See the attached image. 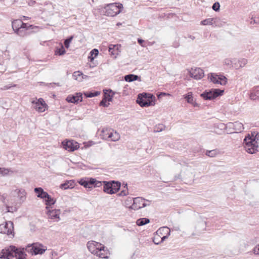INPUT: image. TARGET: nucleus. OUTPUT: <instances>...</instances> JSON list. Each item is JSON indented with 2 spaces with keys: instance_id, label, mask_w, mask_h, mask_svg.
<instances>
[{
  "instance_id": "obj_1",
  "label": "nucleus",
  "mask_w": 259,
  "mask_h": 259,
  "mask_svg": "<svg viewBox=\"0 0 259 259\" xmlns=\"http://www.w3.org/2000/svg\"><path fill=\"white\" fill-rule=\"evenodd\" d=\"M26 199L25 195H6L4 196L3 203L6 207V212L16 211L18 207Z\"/></svg>"
},
{
  "instance_id": "obj_2",
  "label": "nucleus",
  "mask_w": 259,
  "mask_h": 259,
  "mask_svg": "<svg viewBox=\"0 0 259 259\" xmlns=\"http://www.w3.org/2000/svg\"><path fill=\"white\" fill-rule=\"evenodd\" d=\"M244 148L246 151L250 154H254L258 151V144L256 138H252L248 134L244 139Z\"/></svg>"
},
{
  "instance_id": "obj_3",
  "label": "nucleus",
  "mask_w": 259,
  "mask_h": 259,
  "mask_svg": "<svg viewBox=\"0 0 259 259\" xmlns=\"http://www.w3.org/2000/svg\"><path fill=\"white\" fill-rule=\"evenodd\" d=\"M122 5L119 3H111L106 5L102 10V13L104 15L114 17L121 12Z\"/></svg>"
},
{
  "instance_id": "obj_4",
  "label": "nucleus",
  "mask_w": 259,
  "mask_h": 259,
  "mask_svg": "<svg viewBox=\"0 0 259 259\" xmlns=\"http://www.w3.org/2000/svg\"><path fill=\"white\" fill-rule=\"evenodd\" d=\"M102 184L104 192L109 194L116 193L121 187V183L119 181H103L102 182Z\"/></svg>"
},
{
  "instance_id": "obj_5",
  "label": "nucleus",
  "mask_w": 259,
  "mask_h": 259,
  "mask_svg": "<svg viewBox=\"0 0 259 259\" xmlns=\"http://www.w3.org/2000/svg\"><path fill=\"white\" fill-rule=\"evenodd\" d=\"M79 184L86 188L91 189L95 187H100L102 186V182L97 181L94 178H84L78 181Z\"/></svg>"
},
{
  "instance_id": "obj_6",
  "label": "nucleus",
  "mask_w": 259,
  "mask_h": 259,
  "mask_svg": "<svg viewBox=\"0 0 259 259\" xmlns=\"http://www.w3.org/2000/svg\"><path fill=\"white\" fill-rule=\"evenodd\" d=\"M224 92V90L212 89L208 91H205L201 94V96L205 100H212L222 95Z\"/></svg>"
},
{
  "instance_id": "obj_7",
  "label": "nucleus",
  "mask_w": 259,
  "mask_h": 259,
  "mask_svg": "<svg viewBox=\"0 0 259 259\" xmlns=\"http://www.w3.org/2000/svg\"><path fill=\"white\" fill-rule=\"evenodd\" d=\"M87 247L89 251L94 254L100 252V250L104 251L105 248L104 245L94 241H89L87 243Z\"/></svg>"
},
{
  "instance_id": "obj_8",
  "label": "nucleus",
  "mask_w": 259,
  "mask_h": 259,
  "mask_svg": "<svg viewBox=\"0 0 259 259\" xmlns=\"http://www.w3.org/2000/svg\"><path fill=\"white\" fill-rule=\"evenodd\" d=\"M208 79L215 84H220L224 85L227 82V78L223 75H218L215 73H210L208 76Z\"/></svg>"
},
{
  "instance_id": "obj_9",
  "label": "nucleus",
  "mask_w": 259,
  "mask_h": 259,
  "mask_svg": "<svg viewBox=\"0 0 259 259\" xmlns=\"http://www.w3.org/2000/svg\"><path fill=\"white\" fill-rule=\"evenodd\" d=\"M0 233L14 236L13 223L11 221L0 225Z\"/></svg>"
},
{
  "instance_id": "obj_10",
  "label": "nucleus",
  "mask_w": 259,
  "mask_h": 259,
  "mask_svg": "<svg viewBox=\"0 0 259 259\" xmlns=\"http://www.w3.org/2000/svg\"><path fill=\"white\" fill-rule=\"evenodd\" d=\"M33 108L39 112H44L47 107V105L42 98L36 99L31 102Z\"/></svg>"
},
{
  "instance_id": "obj_11",
  "label": "nucleus",
  "mask_w": 259,
  "mask_h": 259,
  "mask_svg": "<svg viewBox=\"0 0 259 259\" xmlns=\"http://www.w3.org/2000/svg\"><path fill=\"white\" fill-rule=\"evenodd\" d=\"M62 144L63 148L69 152H73L79 147L78 143L73 140L64 141Z\"/></svg>"
},
{
  "instance_id": "obj_12",
  "label": "nucleus",
  "mask_w": 259,
  "mask_h": 259,
  "mask_svg": "<svg viewBox=\"0 0 259 259\" xmlns=\"http://www.w3.org/2000/svg\"><path fill=\"white\" fill-rule=\"evenodd\" d=\"M189 75L196 80L201 79L204 75V71L200 68H192L189 71Z\"/></svg>"
},
{
  "instance_id": "obj_13",
  "label": "nucleus",
  "mask_w": 259,
  "mask_h": 259,
  "mask_svg": "<svg viewBox=\"0 0 259 259\" xmlns=\"http://www.w3.org/2000/svg\"><path fill=\"white\" fill-rule=\"evenodd\" d=\"M146 206V201L142 197H138L133 199V203L131 208L133 209H139Z\"/></svg>"
},
{
  "instance_id": "obj_14",
  "label": "nucleus",
  "mask_w": 259,
  "mask_h": 259,
  "mask_svg": "<svg viewBox=\"0 0 259 259\" xmlns=\"http://www.w3.org/2000/svg\"><path fill=\"white\" fill-rule=\"evenodd\" d=\"M227 127L230 129H232L233 131L232 132L233 133L241 132L244 129L243 124L238 121L229 122L227 124Z\"/></svg>"
},
{
  "instance_id": "obj_15",
  "label": "nucleus",
  "mask_w": 259,
  "mask_h": 259,
  "mask_svg": "<svg viewBox=\"0 0 259 259\" xmlns=\"http://www.w3.org/2000/svg\"><path fill=\"white\" fill-rule=\"evenodd\" d=\"M66 100L69 103H77L78 101L82 100V95L81 93H77L74 95H69Z\"/></svg>"
},
{
  "instance_id": "obj_16",
  "label": "nucleus",
  "mask_w": 259,
  "mask_h": 259,
  "mask_svg": "<svg viewBox=\"0 0 259 259\" xmlns=\"http://www.w3.org/2000/svg\"><path fill=\"white\" fill-rule=\"evenodd\" d=\"M247 60L245 58L233 59V67L236 69H238L244 67L247 63Z\"/></svg>"
},
{
  "instance_id": "obj_17",
  "label": "nucleus",
  "mask_w": 259,
  "mask_h": 259,
  "mask_svg": "<svg viewBox=\"0 0 259 259\" xmlns=\"http://www.w3.org/2000/svg\"><path fill=\"white\" fill-rule=\"evenodd\" d=\"M37 196L43 199L47 205V209L48 208L49 206L54 205L56 202V199L53 198L51 195H37Z\"/></svg>"
},
{
  "instance_id": "obj_18",
  "label": "nucleus",
  "mask_w": 259,
  "mask_h": 259,
  "mask_svg": "<svg viewBox=\"0 0 259 259\" xmlns=\"http://www.w3.org/2000/svg\"><path fill=\"white\" fill-rule=\"evenodd\" d=\"M42 247H43V246L41 244L33 243L32 244V250H33L35 254H41L47 250V248L46 247L44 248H42Z\"/></svg>"
},
{
  "instance_id": "obj_19",
  "label": "nucleus",
  "mask_w": 259,
  "mask_h": 259,
  "mask_svg": "<svg viewBox=\"0 0 259 259\" xmlns=\"http://www.w3.org/2000/svg\"><path fill=\"white\" fill-rule=\"evenodd\" d=\"M11 251L15 253V256L17 259H24L26 254L25 252L16 248L15 246H11Z\"/></svg>"
},
{
  "instance_id": "obj_20",
  "label": "nucleus",
  "mask_w": 259,
  "mask_h": 259,
  "mask_svg": "<svg viewBox=\"0 0 259 259\" xmlns=\"http://www.w3.org/2000/svg\"><path fill=\"white\" fill-rule=\"evenodd\" d=\"M219 18H208L201 22V24L203 25H219L220 22Z\"/></svg>"
},
{
  "instance_id": "obj_21",
  "label": "nucleus",
  "mask_w": 259,
  "mask_h": 259,
  "mask_svg": "<svg viewBox=\"0 0 259 259\" xmlns=\"http://www.w3.org/2000/svg\"><path fill=\"white\" fill-rule=\"evenodd\" d=\"M137 103L141 107H146V92L138 95Z\"/></svg>"
},
{
  "instance_id": "obj_22",
  "label": "nucleus",
  "mask_w": 259,
  "mask_h": 259,
  "mask_svg": "<svg viewBox=\"0 0 259 259\" xmlns=\"http://www.w3.org/2000/svg\"><path fill=\"white\" fill-rule=\"evenodd\" d=\"M112 129L108 128H103L100 136L101 138L104 140H108L110 138V133L111 132Z\"/></svg>"
},
{
  "instance_id": "obj_23",
  "label": "nucleus",
  "mask_w": 259,
  "mask_h": 259,
  "mask_svg": "<svg viewBox=\"0 0 259 259\" xmlns=\"http://www.w3.org/2000/svg\"><path fill=\"white\" fill-rule=\"evenodd\" d=\"M155 97L153 95L147 93V107L155 105Z\"/></svg>"
},
{
  "instance_id": "obj_24",
  "label": "nucleus",
  "mask_w": 259,
  "mask_h": 259,
  "mask_svg": "<svg viewBox=\"0 0 259 259\" xmlns=\"http://www.w3.org/2000/svg\"><path fill=\"white\" fill-rule=\"evenodd\" d=\"M60 211L59 209H54L52 210H49L48 214L49 218L51 219H59V215Z\"/></svg>"
},
{
  "instance_id": "obj_25",
  "label": "nucleus",
  "mask_w": 259,
  "mask_h": 259,
  "mask_svg": "<svg viewBox=\"0 0 259 259\" xmlns=\"http://www.w3.org/2000/svg\"><path fill=\"white\" fill-rule=\"evenodd\" d=\"M156 233L159 235V236L161 237L166 235V233H170V230L167 227H162L158 229Z\"/></svg>"
},
{
  "instance_id": "obj_26",
  "label": "nucleus",
  "mask_w": 259,
  "mask_h": 259,
  "mask_svg": "<svg viewBox=\"0 0 259 259\" xmlns=\"http://www.w3.org/2000/svg\"><path fill=\"white\" fill-rule=\"evenodd\" d=\"M185 98L188 103L192 104L194 107H198V104L194 101L193 97L192 96V93L189 92L187 95L185 96Z\"/></svg>"
},
{
  "instance_id": "obj_27",
  "label": "nucleus",
  "mask_w": 259,
  "mask_h": 259,
  "mask_svg": "<svg viewBox=\"0 0 259 259\" xmlns=\"http://www.w3.org/2000/svg\"><path fill=\"white\" fill-rule=\"evenodd\" d=\"M74 186V182L73 181H68L65 183L60 185V188L62 189H67L69 188H73Z\"/></svg>"
},
{
  "instance_id": "obj_28",
  "label": "nucleus",
  "mask_w": 259,
  "mask_h": 259,
  "mask_svg": "<svg viewBox=\"0 0 259 259\" xmlns=\"http://www.w3.org/2000/svg\"><path fill=\"white\" fill-rule=\"evenodd\" d=\"M14 255L13 253L8 250H3L1 254H0V258H1L10 259Z\"/></svg>"
},
{
  "instance_id": "obj_29",
  "label": "nucleus",
  "mask_w": 259,
  "mask_h": 259,
  "mask_svg": "<svg viewBox=\"0 0 259 259\" xmlns=\"http://www.w3.org/2000/svg\"><path fill=\"white\" fill-rule=\"evenodd\" d=\"M21 20H15L12 21V26L14 32L17 31L19 29L21 28Z\"/></svg>"
},
{
  "instance_id": "obj_30",
  "label": "nucleus",
  "mask_w": 259,
  "mask_h": 259,
  "mask_svg": "<svg viewBox=\"0 0 259 259\" xmlns=\"http://www.w3.org/2000/svg\"><path fill=\"white\" fill-rule=\"evenodd\" d=\"M15 33L21 37H24L30 34V32H28V30L26 29V28L23 29V27L17 30Z\"/></svg>"
},
{
  "instance_id": "obj_31",
  "label": "nucleus",
  "mask_w": 259,
  "mask_h": 259,
  "mask_svg": "<svg viewBox=\"0 0 259 259\" xmlns=\"http://www.w3.org/2000/svg\"><path fill=\"white\" fill-rule=\"evenodd\" d=\"M109 139H110L112 141H117L120 139V135L118 133L112 130L111 132L110 133Z\"/></svg>"
},
{
  "instance_id": "obj_32",
  "label": "nucleus",
  "mask_w": 259,
  "mask_h": 259,
  "mask_svg": "<svg viewBox=\"0 0 259 259\" xmlns=\"http://www.w3.org/2000/svg\"><path fill=\"white\" fill-rule=\"evenodd\" d=\"M139 76L133 74H130L124 76V80L127 82H132L138 79Z\"/></svg>"
},
{
  "instance_id": "obj_33",
  "label": "nucleus",
  "mask_w": 259,
  "mask_h": 259,
  "mask_svg": "<svg viewBox=\"0 0 259 259\" xmlns=\"http://www.w3.org/2000/svg\"><path fill=\"white\" fill-rule=\"evenodd\" d=\"M82 75L83 73L82 72L80 71H77L73 72L72 77L74 79L80 82L82 81L81 75Z\"/></svg>"
},
{
  "instance_id": "obj_34",
  "label": "nucleus",
  "mask_w": 259,
  "mask_h": 259,
  "mask_svg": "<svg viewBox=\"0 0 259 259\" xmlns=\"http://www.w3.org/2000/svg\"><path fill=\"white\" fill-rule=\"evenodd\" d=\"M165 125L163 124L159 123L156 125L154 128V132L158 133L165 130Z\"/></svg>"
},
{
  "instance_id": "obj_35",
  "label": "nucleus",
  "mask_w": 259,
  "mask_h": 259,
  "mask_svg": "<svg viewBox=\"0 0 259 259\" xmlns=\"http://www.w3.org/2000/svg\"><path fill=\"white\" fill-rule=\"evenodd\" d=\"M97 255V256H98L99 257L102 258H108V252L107 250H105L104 249V251L103 250H100V252H98V253L95 254Z\"/></svg>"
},
{
  "instance_id": "obj_36",
  "label": "nucleus",
  "mask_w": 259,
  "mask_h": 259,
  "mask_svg": "<svg viewBox=\"0 0 259 259\" xmlns=\"http://www.w3.org/2000/svg\"><path fill=\"white\" fill-rule=\"evenodd\" d=\"M84 94L87 98H92L99 95L100 94V92L99 91H95L94 92H90L85 93Z\"/></svg>"
},
{
  "instance_id": "obj_37",
  "label": "nucleus",
  "mask_w": 259,
  "mask_h": 259,
  "mask_svg": "<svg viewBox=\"0 0 259 259\" xmlns=\"http://www.w3.org/2000/svg\"><path fill=\"white\" fill-rule=\"evenodd\" d=\"M66 51L64 47L62 45L59 48H56L55 50V55H63L65 53Z\"/></svg>"
},
{
  "instance_id": "obj_38",
  "label": "nucleus",
  "mask_w": 259,
  "mask_h": 259,
  "mask_svg": "<svg viewBox=\"0 0 259 259\" xmlns=\"http://www.w3.org/2000/svg\"><path fill=\"white\" fill-rule=\"evenodd\" d=\"M249 98L251 100H258L259 99V92L258 91L251 92L250 94Z\"/></svg>"
},
{
  "instance_id": "obj_39",
  "label": "nucleus",
  "mask_w": 259,
  "mask_h": 259,
  "mask_svg": "<svg viewBox=\"0 0 259 259\" xmlns=\"http://www.w3.org/2000/svg\"><path fill=\"white\" fill-rule=\"evenodd\" d=\"M98 50L96 49H94L91 51V56L89 58L90 59L91 61H92L94 59L95 57H96L98 55Z\"/></svg>"
},
{
  "instance_id": "obj_40",
  "label": "nucleus",
  "mask_w": 259,
  "mask_h": 259,
  "mask_svg": "<svg viewBox=\"0 0 259 259\" xmlns=\"http://www.w3.org/2000/svg\"><path fill=\"white\" fill-rule=\"evenodd\" d=\"M153 242L155 244H159L161 243V237L159 236V235L157 234L156 233L154 234V236L153 237Z\"/></svg>"
},
{
  "instance_id": "obj_41",
  "label": "nucleus",
  "mask_w": 259,
  "mask_h": 259,
  "mask_svg": "<svg viewBox=\"0 0 259 259\" xmlns=\"http://www.w3.org/2000/svg\"><path fill=\"white\" fill-rule=\"evenodd\" d=\"M73 37H74L73 35H71V36H69V37H68L67 38H66L64 40V44L65 47L67 49H68L69 47L70 43L73 39Z\"/></svg>"
},
{
  "instance_id": "obj_42",
  "label": "nucleus",
  "mask_w": 259,
  "mask_h": 259,
  "mask_svg": "<svg viewBox=\"0 0 259 259\" xmlns=\"http://www.w3.org/2000/svg\"><path fill=\"white\" fill-rule=\"evenodd\" d=\"M119 194H128V190L127 188V184L126 183L123 184L121 192Z\"/></svg>"
},
{
  "instance_id": "obj_43",
  "label": "nucleus",
  "mask_w": 259,
  "mask_h": 259,
  "mask_svg": "<svg viewBox=\"0 0 259 259\" xmlns=\"http://www.w3.org/2000/svg\"><path fill=\"white\" fill-rule=\"evenodd\" d=\"M107 97L104 96V98L100 103V106L107 107L109 105V103H107Z\"/></svg>"
},
{
  "instance_id": "obj_44",
  "label": "nucleus",
  "mask_w": 259,
  "mask_h": 259,
  "mask_svg": "<svg viewBox=\"0 0 259 259\" xmlns=\"http://www.w3.org/2000/svg\"><path fill=\"white\" fill-rule=\"evenodd\" d=\"M136 224L139 226H142L146 224V218H141L137 220Z\"/></svg>"
},
{
  "instance_id": "obj_45",
  "label": "nucleus",
  "mask_w": 259,
  "mask_h": 259,
  "mask_svg": "<svg viewBox=\"0 0 259 259\" xmlns=\"http://www.w3.org/2000/svg\"><path fill=\"white\" fill-rule=\"evenodd\" d=\"M34 191L37 194H48L47 192H45L40 187L35 188Z\"/></svg>"
},
{
  "instance_id": "obj_46",
  "label": "nucleus",
  "mask_w": 259,
  "mask_h": 259,
  "mask_svg": "<svg viewBox=\"0 0 259 259\" xmlns=\"http://www.w3.org/2000/svg\"><path fill=\"white\" fill-rule=\"evenodd\" d=\"M217 154V151L215 150L207 151L206 152V155L211 157H214Z\"/></svg>"
},
{
  "instance_id": "obj_47",
  "label": "nucleus",
  "mask_w": 259,
  "mask_h": 259,
  "mask_svg": "<svg viewBox=\"0 0 259 259\" xmlns=\"http://www.w3.org/2000/svg\"><path fill=\"white\" fill-rule=\"evenodd\" d=\"M224 63L227 66H230L232 65L233 66V59L232 60L227 58L225 59L224 60Z\"/></svg>"
},
{
  "instance_id": "obj_48",
  "label": "nucleus",
  "mask_w": 259,
  "mask_h": 259,
  "mask_svg": "<svg viewBox=\"0 0 259 259\" xmlns=\"http://www.w3.org/2000/svg\"><path fill=\"white\" fill-rule=\"evenodd\" d=\"M220 5L218 2L213 4L212 6V9L215 11H218L220 10Z\"/></svg>"
},
{
  "instance_id": "obj_49",
  "label": "nucleus",
  "mask_w": 259,
  "mask_h": 259,
  "mask_svg": "<svg viewBox=\"0 0 259 259\" xmlns=\"http://www.w3.org/2000/svg\"><path fill=\"white\" fill-rule=\"evenodd\" d=\"M250 135V137H251L252 138H256V141H258V137H259V134L258 133L256 132H251V134Z\"/></svg>"
},
{
  "instance_id": "obj_50",
  "label": "nucleus",
  "mask_w": 259,
  "mask_h": 259,
  "mask_svg": "<svg viewBox=\"0 0 259 259\" xmlns=\"http://www.w3.org/2000/svg\"><path fill=\"white\" fill-rule=\"evenodd\" d=\"M9 170L8 169L5 168H0V174L2 175H5L8 174Z\"/></svg>"
},
{
  "instance_id": "obj_51",
  "label": "nucleus",
  "mask_w": 259,
  "mask_h": 259,
  "mask_svg": "<svg viewBox=\"0 0 259 259\" xmlns=\"http://www.w3.org/2000/svg\"><path fill=\"white\" fill-rule=\"evenodd\" d=\"M116 47L115 45H110L109 47V52L112 55H114V49Z\"/></svg>"
},
{
  "instance_id": "obj_52",
  "label": "nucleus",
  "mask_w": 259,
  "mask_h": 259,
  "mask_svg": "<svg viewBox=\"0 0 259 259\" xmlns=\"http://www.w3.org/2000/svg\"><path fill=\"white\" fill-rule=\"evenodd\" d=\"M14 193H16L17 194H22L23 193L25 192L24 191V190L16 189L14 190Z\"/></svg>"
},
{
  "instance_id": "obj_53",
  "label": "nucleus",
  "mask_w": 259,
  "mask_h": 259,
  "mask_svg": "<svg viewBox=\"0 0 259 259\" xmlns=\"http://www.w3.org/2000/svg\"><path fill=\"white\" fill-rule=\"evenodd\" d=\"M170 234V233L168 234V233H166V235L161 236L160 240L161 243L163 242L166 239H167Z\"/></svg>"
},
{
  "instance_id": "obj_54",
  "label": "nucleus",
  "mask_w": 259,
  "mask_h": 259,
  "mask_svg": "<svg viewBox=\"0 0 259 259\" xmlns=\"http://www.w3.org/2000/svg\"><path fill=\"white\" fill-rule=\"evenodd\" d=\"M253 252L255 254L259 255V244L254 247L253 249Z\"/></svg>"
},
{
  "instance_id": "obj_55",
  "label": "nucleus",
  "mask_w": 259,
  "mask_h": 259,
  "mask_svg": "<svg viewBox=\"0 0 259 259\" xmlns=\"http://www.w3.org/2000/svg\"><path fill=\"white\" fill-rule=\"evenodd\" d=\"M138 42L139 44H140L143 47H144L145 46V41L144 40L142 39H141V38H138Z\"/></svg>"
},
{
  "instance_id": "obj_56",
  "label": "nucleus",
  "mask_w": 259,
  "mask_h": 259,
  "mask_svg": "<svg viewBox=\"0 0 259 259\" xmlns=\"http://www.w3.org/2000/svg\"><path fill=\"white\" fill-rule=\"evenodd\" d=\"M21 27H23V29H25L28 30V27H27L28 26V25L26 24V23H25L24 22H22V21L21 20Z\"/></svg>"
},
{
  "instance_id": "obj_57",
  "label": "nucleus",
  "mask_w": 259,
  "mask_h": 259,
  "mask_svg": "<svg viewBox=\"0 0 259 259\" xmlns=\"http://www.w3.org/2000/svg\"><path fill=\"white\" fill-rule=\"evenodd\" d=\"M220 21L219 22V25H214L215 26L221 27L225 24V22L223 21L220 18Z\"/></svg>"
},
{
  "instance_id": "obj_58",
  "label": "nucleus",
  "mask_w": 259,
  "mask_h": 259,
  "mask_svg": "<svg viewBox=\"0 0 259 259\" xmlns=\"http://www.w3.org/2000/svg\"><path fill=\"white\" fill-rule=\"evenodd\" d=\"M104 96L107 97V101H112V96H111L110 95H106Z\"/></svg>"
},
{
  "instance_id": "obj_59",
  "label": "nucleus",
  "mask_w": 259,
  "mask_h": 259,
  "mask_svg": "<svg viewBox=\"0 0 259 259\" xmlns=\"http://www.w3.org/2000/svg\"><path fill=\"white\" fill-rule=\"evenodd\" d=\"M166 95L170 96V94H169L165 93H161L160 94H159L158 95V98H159L161 96H166Z\"/></svg>"
},
{
  "instance_id": "obj_60",
  "label": "nucleus",
  "mask_w": 259,
  "mask_h": 259,
  "mask_svg": "<svg viewBox=\"0 0 259 259\" xmlns=\"http://www.w3.org/2000/svg\"><path fill=\"white\" fill-rule=\"evenodd\" d=\"M89 78V76L87 75H84V74H83V75H81L82 81L83 79H88Z\"/></svg>"
},
{
  "instance_id": "obj_61",
  "label": "nucleus",
  "mask_w": 259,
  "mask_h": 259,
  "mask_svg": "<svg viewBox=\"0 0 259 259\" xmlns=\"http://www.w3.org/2000/svg\"><path fill=\"white\" fill-rule=\"evenodd\" d=\"M35 3V2L34 1H33V0H30L28 2V5L29 6H33Z\"/></svg>"
},
{
  "instance_id": "obj_62",
  "label": "nucleus",
  "mask_w": 259,
  "mask_h": 259,
  "mask_svg": "<svg viewBox=\"0 0 259 259\" xmlns=\"http://www.w3.org/2000/svg\"><path fill=\"white\" fill-rule=\"evenodd\" d=\"M254 23L255 24H259V16L254 17Z\"/></svg>"
},
{
  "instance_id": "obj_63",
  "label": "nucleus",
  "mask_w": 259,
  "mask_h": 259,
  "mask_svg": "<svg viewBox=\"0 0 259 259\" xmlns=\"http://www.w3.org/2000/svg\"><path fill=\"white\" fill-rule=\"evenodd\" d=\"M11 88V86H9V85H6L4 87V89L5 90H8V89H10V88Z\"/></svg>"
},
{
  "instance_id": "obj_64",
  "label": "nucleus",
  "mask_w": 259,
  "mask_h": 259,
  "mask_svg": "<svg viewBox=\"0 0 259 259\" xmlns=\"http://www.w3.org/2000/svg\"><path fill=\"white\" fill-rule=\"evenodd\" d=\"M27 27H28L29 30V29H33L34 28V26L32 25H28Z\"/></svg>"
}]
</instances>
